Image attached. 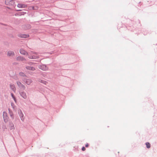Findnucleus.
I'll return each instance as SVG.
<instances>
[{"label":"nucleus","mask_w":157,"mask_h":157,"mask_svg":"<svg viewBox=\"0 0 157 157\" xmlns=\"http://www.w3.org/2000/svg\"><path fill=\"white\" fill-rule=\"evenodd\" d=\"M28 55V58L30 59H36L39 57L37 54L33 51L29 52Z\"/></svg>","instance_id":"f257e3e1"},{"label":"nucleus","mask_w":157,"mask_h":157,"mask_svg":"<svg viewBox=\"0 0 157 157\" xmlns=\"http://www.w3.org/2000/svg\"><path fill=\"white\" fill-rule=\"evenodd\" d=\"M5 4L7 5L13 6L15 4L14 0H6Z\"/></svg>","instance_id":"f03ea898"},{"label":"nucleus","mask_w":157,"mask_h":157,"mask_svg":"<svg viewBox=\"0 0 157 157\" xmlns=\"http://www.w3.org/2000/svg\"><path fill=\"white\" fill-rule=\"evenodd\" d=\"M17 84L18 87L21 89L25 90V86L23 85L21 82L19 81H17Z\"/></svg>","instance_id":"7ed1b4c3"},{"label":"nucleus","mask_w":157,"mask_h":157,"mask_svg":"<svg viewBox=\"0 0 157 157\" xmlns=\"http://www.w3.org/2000/svg\"><path fill=\"white\" fill-rule=\"evenodd\" d=\"M23 81L27 85H30L32 82V80L30 79H24Z\"/></svg>","instance_id":"20e7f679"},{"label":"nucleus","mask_w":157,"mask_h":157,"mask_svg":"<svg viewBox=\"0 0 157 157\" xmlns=\"http://www.w3.org/2000/svg\"><path fill=\"white\" fill-rule=\"evenodd\" d=\"M38 67L39 68L44 71L47 70L48 69V67L44 65L39 66Z\"/></svg>","instance_id":"39448f33"},{"label":"nucleus","mask_w":157,"mask_h":157,"mask_svg":"<svg viewBox=\"0 0 157 157\" xmlns=\"http://www.w3.org/2000/svg\"><path fill=\"white\" fill-rule=\"evenodd\" d=\"M3 116L4 121L5 122H7L8 119L7 113L5 112H3Z\"/></svg>","instance_id":"423d86ee"},{"label":"nucleus","mask_w":157,"mask_h":157,"mask_svg":"<svg viewBox=\"0 0 157 157\" xmlns=\"http://www.w3.org/2000/svg\"><path fill=\"white\" fill-rule=\"evenodd\" d=\"M18 36L20 38H26L29 37V36L28 34H21L18 35Z\"/></svg>","instance_id":"0eeeda50"},{"label":"nucleus","mask_w":157,"mask_h":157,"mask_svg":"<svg viewBox=\"0 0 157 157\" xmlns=\"http://www.w3.org/2000/svg\"><path fill=\"white\" fill-rule=\"evenodd\" d=\"M17 7L19 8H24L27 7V5L21 3H19L17 5Z\"/></svg>","instance_id":"6e6552de"},{"label":"nucleus","mask_w":157,"mask_h":157,"mask_svg":"<svg viewBox=\"0 0 157 157\" xmlns=\"http://www.w3.org/2000/svg\"><path fill=\"white\" fill-rule=\"evenodd\" d=\"M20 94L24 98L26 99L27 98L26 93L24 92H20Z\"/></svg>","instance_id":"1a4fd4ad"},{"label":"nucleus","mask_w":157,"mask_h":157,"mask_svg":"<svg viewBox=\"0 0 157 157\" xmlns=\"http://www.w3.org/2000/svg\"><path fill=\"white\" fill-rule=\"evenodd\" d=\"M14 55V53L13 51H9L7 52V56H13Z\"/></svg>","instance_id":"9d476101"},{"label":"nucleus","mask_w":157,"mask_h":157,"mask_svg":"<svg viewBox=\"0 0 157 157\" xmlns=\"http://www.w3.org/2000/svg\"><path fill=\"white\" fill-rule=\"evenodd\" d=\"M10 86L11 89L14 92H15L16 90V88L15 86L13 84H10Z\"/></svg>","instance_id":"9b49d317"},{"label":"nucleus","mask_w":157,"mask_h":157,"mask_svg":"<svg viewBox=\"0 0 157 157\" xmlns=\"http://www.w3.org/2000/svg\"><path fill=\"white\" fill-rule=\"evenodd\" d=\"M20 53L22 54H23L24 55H27L28 54V53L26 52L25 50L22 49H20Z\"/></svg>","instance_id":"f8f14e48"},{"label":"nucleus","mask_w":157,"mask_h":157,"mask_svg":"<svg viewBox=\"0 0 157 157\" xmlns=\"http://www.w3.org/2000/svg\"><path fill=\"white\" fill-rule=\"evenodd\" d=\"M26 68L29 70L34 71L35 70V69L34 67L30 66H27Z\"/></svg>","instance_id":"ddd939ff"},{"label":"nucleus","mask_w":157,"mask_h":157,"mask_svg":"<svg viewBox=\"0 0 157 157\" xmlns=\"http://www.w3.org/2000/svg\"><path fill=\"white\" fill-rule=\"evenodd\" d=\"M17 59L18 61H23L24 60H25L26 59L24 58L23 57L21 56H18L17 58Z\"/></svg>","instance_id":"4468645a"},{"label":"nucleus","mask_w":157,"mask_h":157,"mask_svg":"<svg viewBox=\"0 0 157 157\" xmlns=\"http://www.w3.org/2000/svg\"><path fill=\"white\" fill-rule=\"evenodd\" d=\"M38 8L37 6H36L35 7H34L33 6H30L29 7L28 9L29 10H37L38 9Z\"/></svg>","instance_id":"2eb2a0df"},{"label":"nucleus","mask_w":157,"mask_h":157,"mask_svg":"<svg viewBox=\"0 0 157 157\" xmlns=\"http://www.w3.org/2000/svg\"><path fill=\"white\" fill-rule=\"evenodd\" d=\"M146 145L147 148H149L150 147L151 145L150 143L148 142H147L146 143Z\"/></svg>","instance_id":"dca6fc26"},{"label":"nucleus","mask_w":157,"mask_h":157,"mask_svg":"<svg viewBox=\"0 0 157 157\" xmlns=\"http://www.w3.org/2000/svg\"><path fill=\"white\" fill-rule=\"evenodd\" d=\"M20 116L21 118V120H23V114L22 113V112L21 111V113L20 114Z\"/></svg>","instance_id":"f3484780"},{"label":"nucleus","mask_w":157,"mask_h":157,"mask_svg":"<svg viewBox=\"0 0 157 157\" xmlns=\"http://www.w3.org/2000/svg\"><path fill=\"white\" fill-rule=\"evenodd\" d=\"M26 13H25V12H20L19 13V15H24Z\"/></svg>","instance_id":"a211bd4d"},{"label":"nucleus","mask_w":157,"mask_h":157,"mask_svg":"<svg viewBox=\"0 0 157 157\" xmlns=\"http://www.w3.org/2000/svg\"><path fill=\"white\" fill-rule=\"evenodd\" d=\"M19 74L21 76H25V74L23 72H20Z\"/></svg>","instance_id":"6ab92c4d"},{"label":"nucleus","mask_w":157,"mask_h":157,"mask_svg":"<svg viewBox=\"0 0 157 157\" xmlns=\"http://www.w3.org/2000/svg\"><path fill=\"white\" fill-rule=\"evenodd\" d=\"M11 96H12V97L13 99L15 101L16 99H15V97L13 94V93H11Z\"/></svg>","instance_id":"aec40b11"},{"label":"nucleus","mask_w":157,"mask_h":157,"mask_svg":"<svg viewBox=\"0 0 157 157\" xmlns=\"http://www.w3.org/2000/svg\"><path fill=\"white\" fill-rule=\"evenodd\" d=\"M41 82L44 83V84H46L47 83V82L44 81H41Z\"/></svg>","instance_id":"412c9836"},{"label":"nucleus","mask_w":157,"mask_h":157,"mask_svg":"<svg viewBox=\"0 0 157 157\" xmlns=\"http://www.w3.org/2000/svg\"><path fill=\"white\" fill-rule=\"evenodd\" d=\"M82 150L83 151H85L86 150V148L84 147H83L82 148Z\"/></svg>","instance_id":"4be33fe9"},{"label":"nucleus","mask_w":157,"mask_h":157,"mask_svg":"<svg viewBox=\"0 0 157 157\" xmlns=\"http://www.w3.org/2000/svg\"><path fill=\"white\" fill-rule=\"evenodd\" d=\"M10 116L11 117H12V118H13V114L12 113H10Z\"/></svg>","instance_id":"5701e85b"},{"label":"nucleus","mask_w":157,"mask_h":157,"mask_svg":"<svg viewBox=\"0 0 157 157\" xmlns=\"http://www.w3.org/2000/svg\"><path fill=\"white\" fill-rule=\"evenodd\" d=\"M89 146V144L88 143H87L86 145H85V147H88Z\"/></svg>","instance_id":"b1692460"},{"label":"nucleus","mask_w":157,"mask_h":157,"mask_svg":"<svg viewBox=\"0 0 157 157\" xmlns=\"http://www.w3.org/2000/svg\"><path fill=\"white\" fill-rule=\"evenodd\" d=\"M17 11H21V10H16Z\"/></svg>","instance_id":"393cba45"}]
</instances>
